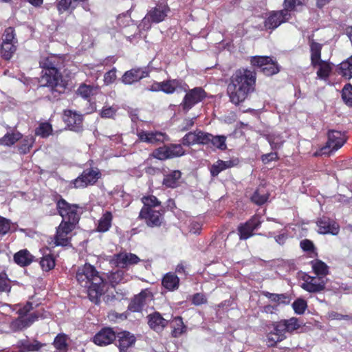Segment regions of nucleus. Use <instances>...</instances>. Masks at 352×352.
I'll list each match as a JSON object with an SVG mask.
<instances>
[{
	"label": "nucleus",
	"mask_w": 352,
	"mask_h": 352,
	"mask_svg": "<svg viewBox=\"0 0 352 352\" xmlns=\"http://www.w3.org/2000/svg\"><path fill=\"white\" fill-rule=\"evenodd\" d=\"M182 86V82L178 80H171L162 82V91L166 94H173L178 87Z\"/></svg>",
	"instance_id": "38"
},
{
	"label": "nucleus",
	"mask_w": 352,
	"mask_h": 352,
	"mask_svg": "<svg viewBox=\"0 0 352 352\" xmlns=\"http://www.w3.org/2000/svg\"><path fill=\"white\" fill-rule=\"evenodd\" d=\"M22 138V135L19 132L8 133L1 139V144L6 146L13 145L16 142Z\"/></svg>",
	"instance_id": "46"
},
{
	"label": "nucleus",
	"mask_w": 352,
	"mask_h": 352,
	"mask_svg": "<svg viewBox=\"0 0 352 352\" xmlns=\"http://www.w3.org/2000/svg\"><path fill=\"white\" fill-rule=\"evenodd\" d=\"M290 18V13L286 10L272 12L264 22L265 30H274Z\"/></svg>",
	"instance_id": "10"
},
{
	"label": "nucleus",
	"mask_w": 352,
	"mask_h": 352,
	"mask_svg": "<svg viewBox=\"0 0 352 352\" xmlns=\"http://www.w3.org/2000/svg\"><path fill=\"white\" fill-rule=\"evenodd\" d=\"M256 81L254 72L247 69L236 70L231 76L228 85V94L230 101L234 104H239L254 90Z\"/></svg>",
	"instance_id": "1"
},
{
	"label": "nucleus",
	"mask_w": 352,
	"mask_h": 352,
	"mask_svg": "<svg viewBox=\"0 0 352 352\" xmlns=\"http://www.w3.org/2000/svg\"><path fill=\"white\" fill-rule=\"evenodd\" d=\"M265 296L268 298L272 302H278V303H285L287 302V296L285 294H272L270 292H266Z\"/></svg>",
	"instance_id": "60"
},
{
	"label": "nucleus",
	"mask_w": 352,
	"mask_h": 352,
	"mask_svg": "<svg viewBox=\"0 0 352 352\" xmlns=\"http://www.w3.org/2000/svg\"><path fill=\"white\" fill-rule=\"evenodd\" d=\"M116 78V70L113 69L107 72L104 76V82L106 85L111 84Z\"/></svg>",
	"instance_id": "64"
},
{
	"label": "nucleus",
	"mask_w": 352,
	"mask_h": 352,
	"mask_svg": "<svg viewBox=\"0 0 352 352\" xmlns=\"http://www.w3.org/2000/svg\"><path fill=\"white\" fill-rule=\"evenodd\" d=\"M18 346L20 348V352L34 351L40 349V345L38 342L30 343L27 340L19 341Z\"/></svg>",
	"instance_id": "45"
},
{
	"label": "nucleus",
	"mask_w": 352,
	"mask_h": 352,
	"mask_svg": "<svg viewBox=\"0 0 352 352\" xmlns=\"http://www.w3.org/2000/svg\"><path fill=\"white\" fill-rule=\"evenodd\" d=\"M137 135L141 142L149 144L163 142L168 139L165 133L158 131H140L137 133Z\"/></svg>",
	"instance_id": "15"
},
{
	"label": "nucleus",
	"mask_w": 352,
	"mask_h": 352,
	"mask_svg": "<svg viewBox=\"0 0 352 352\" xmlns=\"http://www.w3.org/2000/svg\"><path fill=\"white\" fill-rule=\"evenodd\" d=\"M100 176L98 169H86L76 179L73 180L72 184L75 188H85L88 185L95 184Z\"/></svg>",
	"instance_id": "7"
},
{
	"label": "nucleus",
	"mask_w": 352,
	"mask_h": 352,
	"mask_svg": "<svg viewBox=\"0 0 352 352\" xmlns=\"http://www.w3.org/2000/svg\"><path fill=\"white\" fill-rule=\"evenodd\" d=\"M39 82L41 86L47 87L52 91L61 93L64 89L62 75L58 69L43 70Z\"/></svg>",
	"instance_id": "3"
},
{
	"label": "nucleus",
	"mask_w": 352,
	"mask_h": 352,
	"mask_svg": "<svg viewBox=\"0 0 352 352\" xmlns=\"http://www.w3.org/2000/svg\"><path fill=\"white\" fill-rule=\"evenodd\" d=\"M146 295V292H142L135 296L129 305V309L132 311H140L145 304Z\"/></svg>",
	"instance_id": "32"
},
{
	"label": "nucleus",
	"mask_w": 352,
	"mask_h": 352,
	"mask_svg": "<svg viewBox=\"0 0 352 352\" xmlns=\"http://www.w3.org/2000/svg\"><path fill=\"white\" fill-rule=\"evenodd\" d=\"M10 229V221L0 216V234H6Z\"/></svg>",
	"instance_id": "62"
},
{
	"label": "nucleus",
	"mask_w": 352,
	"mask_h": 352,
	"mask_svg": "<svg viewBox=\"0 0 352 352\" xmlns=\"http://www.w3.org/2000/svg\"><path fill=\"white\" fill-rule=\"evenodd\" d=\"M346 140V137L344 133L336 130L329 131L327 147L332 151H336L344 145Z\"/></svg>",
	"instance_id": "17"
},
{
	"label": "nucleus",
	"mask_w": 352,
	"mask_h": 352,
	"mask_svg": "<svg viewBox=\"0 0 352 352\" xmlns=\"http://www.w3.org/2000/svg\"><path fill=\"white\" fill-rule=\"evenodd\" d=\"M210 135V133L197 130V144H208Z\"/></svg>",
	"instance_id": "59"
},
{
	"label": "nucleus",
	"mask_w": 352,
	"mask_h": 352,
	"mask_svg": "<svg viewBox=\"0 0 352 352\" xmlns=\"http://www.w3.org/2000/svg\"><path fill=\"white\" fill-rule=\"evenodd\" d=\"M74 0H60L57 4V9L60 14H62L71 9L73 10L76 6L73 5Z\"/></svg>",
	"instance_id": "53"
},
{
	"label": "nucleus",
	"mask_w": 352,
	"mask_h": 352,
	"mask_svg": "<svg viewBox=\"0 0 352 352\" xmlns=\"http://www.w3.org/2000/svg\"><path fill=\"white\" fill-rule=\"evenodd\" d=\"M185 155V151L180 144H170L157 148L153 152V156L160 160L182 157Z\"/></svg>",
	"instance_id": "5"
},
{
	"label": "nucleus",
	"mask_w": 352,
	"mask_h": 352,
	"mask_svg": "<svg viewBox=\"0 0 352 352\" xmlns=\"http://www.w3.org/2000/svg\"><path fill=\"white\" fill-rule=\"evenodd\" d=\"M57 209L58 213L63 218L62 221L76 225L80 219V213L78 212V206L76 204H70L65 199H60L57 202Z\"/></svg>",
	"instance_id": "4"
},
{
	"label": "nucleus",
	"mask_w": 352,
	"mask_h": 352,
	"mask_svg": "<svg viewBox=\"0 0 352 352\" xmlns=\"http://www.w3.org/2000/svg\"><path fill=\"white\" fill-rule=\"evenodd\" d=\"M292 307L296 314H302L305 311L307 302L302 299H298L293 302Z\"/></svg>",
	"instance_id": "58"
},
{
	"label": "nucleus",
	"mask_w": 352,
	"mask_h": 352,
	"mask_svg": "<svg viewBox=\"0 0 352 352\" xmlns=\"http://www.w3.org/2000/svg\"><path fill=\"white\" fill-rule=\"evenodd\" d=\"M118 346L120 352H126L135 342V336L128 331H122L118 334Z\"/></svg>",
	"instance_id": "23"
},
{
	"label": "nucleus",
	"mask_w": 352,
	"mask_h": 352,
	"mask_svg": "<svg viewBox=\"0 0 352 352\" xmlns=\"http://www.w3.org/2000/svg\"><path fill=\"white\" fill-rule=\"evenodd\" d=\"M54 346L57 352H66L67 349L66 336L65 335H58L54 341Z\"/></svg>",
	"instance_id": "43"
},
{
	"label": "nucleus",
	"mask_w": 352,
	"mask_h": 352,
	"mask_svg": "<svg viewBox=\"0 0 352 352\" xmlns=\"http://www.w3.org/2000/svg\"><path fill=\"white\" fill-rule=\"evenodd\" d=\"M283 340V337L280 335L278 336L277 334L274 333L272 331H271L267 336V344L268 346H274L278 342H280Z\"/></svg>",
	"instance_id": "57"
},
{
	"label": "nucleus",
	"mask_w": 352,
	"mask_h": 352,
	"mask_svg": "<svg viewBox=\"0 0 352 352\" xmlns=\"http://www.w3.org/2000/svg\"><path fill=\"white\" fill-rule=\"evenodd\" d=\"M268 193L265 192L264 188H258L252 195V201L257 205L265 204L268 199Z\"/></svg>",
	"instance_id": "40"
},
{
	"label": "nucleus",
	"mask_w": 352,
	"mask_h": 352,
	"mask_svg": "<svg viewBox=\"0 0 352 352\" xmlns=\"http://www.w3.org/2000/svg\"><path fill=\"white\" fill-rule=\"evenodd\" d=\"M205 97L204 91L197 87L187 93L184 98L183 107L184 109L188 110L193 105L200 102Z\"/></svg>",
	"instance_id": "16"
},
{
	"label": "nucleus",
	"mask_w": 352,
	"mask_h": 352,
	"mask_svg": "<svg viewBox=\"0 0 352 352\" xmlns=\"http://www.w3.org/2000/svg\"><path fill=\"white\" fill-rule=\"evenodd\" d=\"M316 67H318V77L322 80H327L332 70L331 65L326 61L321 60L317 63Z\"/></svg>",
	"instance_id": "34"
},
{
	"label": "nucleus",
	"mask_w": 352,
	"mask_h": 352,
	"mask_svg": "<svg viewBox=\"0 0 352 352\" xmlns=\"http://www.w3.org/2000/svg\"><path fill=\"white\" fill-rule=\"evenodd\" d=\"M267 236L274 237L276 242L279 245H283L287 239V234L285 232H283L277 236H275L274 232H270L267 234Z\"/></svg>",
	"instance_id": "63"
},
{
	"label": "nucleus",
	"mask_w": 352,
	"mask_h": 352,
	"mask_svg": "<svg viewBox=\"0 0 352 352\" xmlns=\"http://www.w3.org/2000/svg\"><path fill=\"white\" fill-rule=\"evenodd\" d=\"M2 43H14V44L16 43L14 30L12 28L10 27L5 30L2 36Z\"/></svg>",
	"instance_id": "56"
},
{
	"label": "nucleus",
	"mask_w": 352,
	"mask_h": 352,
	"mask_svg": "<svg viewBox=\"0 0 352 352\" xmlns=\"http://www.w3.org/2000/svg\"><path fill=\"white\" fill-rule=\"evenodd\" d=\"M261 71L266 76H272L279 72V67L277 63L271 57V61H268L266 65L263 67Z\"/></svg>",
	"instance_id": "44"
},
{
	"label": "nucleus",
	"mask_w": 352,
	"mask_h": 352,
	"mask_svg": "<svg viewBox=\"0 0 352 352\" xmlns=\"http://www.w3.org/2000/svg\"><path fill=\"white\" fill-rule=\"evenodd\" d=\"M108 278L111 285L114 287L116 285L129 281L131 278V276L127 273H125V272L123 270H118L116 272H111L109 274Z\"/></svg>",
	"instance_id": "24"
},
{
	"label": "nucleus",
	"mask_w": 352,
	"mask_h": 352,
	"mask_svg": "<svg viewBox=\"0 0 352 352\" xmlns=\"http://www.w3.org/2000/svg\"><path fill=\"white\" fill-rule=\"evenodd\" d=\"M76 225L61 221L56 230V234L52 242L54 246H67L70 243V234Z\"/></svg>",
	"instance_id": "6"
},
{
	"label": "nucleus",
	"mask_w": 352,
	"mask_h": 352,
	"mask_svg": "<svg viewBox=\"0 0 352 352\" xmlns=\"http://www.w3.org/2000/svg\"><path fill=\"white\" fill-rule=\"evenodd\" d=\"M312 268L318 276L324 277L328 273L327 265L321 261H315L312 262Z\"/></svg>",
	"instance_id": "42"
},
{
	"label": "nucleus",
	"mask_w": 352,
	"mask_h": 352,
	"mask_svg": "<svg viewBox=\"0 0 352 352\" xmlns=\"http://www.w3.org/2000/svg\"><path fill=\"white\" fill-rule=\"evenodd\" d=\"M34 256L27 250H21L14 256V261L20 266L29 265L33 261Z\"/></svg>",
	"instance_id": "27"
},
{
	"label": "nucleus",
	"mask_w": 352,
	"mask_h": 352,
	"mask_svg": "<svg viewBox=\"0 0 352 352\" xmlns=\"http://www.w3.org/2000/svg\"><path fill=\"white\" fill-rule=\"evenodd\" d=\"M226 140V138L224 135L213 136L211 134L210 143H212L213 146H216L219 149L225 150L227 148Z\"/></svg>",
	"instance_id": "48"
},
{
	"label": "nucleus",
	"mask_w": 352,
	"mask_h": 352,
	"mask_svg": "<svg viewBox=\"0 0 352 352\" xmlns=\"http://www.w3.org/2000/svg\"><path fill=\"white\" fill-rule=\"evenodd\" d=\"M116 336L111 328H104L100 331L94 338V342L97 345L103 346L111 344Z\"/></svg>",
	"instance_id": "20"
},
{
	"label": "nucleus",
	"mask_w": 352,
	"mask_h": 352,
	"mask_svg": "<svg viewBox=\"0 0 352 352\" xmlns=\"http://www.w3.org/2000/svg\"><path fill=\"white\" fill-rule=\"evenodd\" d=\"M162 285L168 291H174L178 289L179 278L174 273H167L162 278Z\"/></svg>",
	"instance_id": "25"
},
{
	"label": "nucleus",
	"mask_w": 352,
	"mask_h": 352,
	"mask_svg": "<svg viewBox=\"0 0 352 352\" xmlns=\"http://www.w3.org/2000/svg\"><path fill=\"white\" fill-rule=\"evenodd\" d=\"M173 331L172 335L175 338L179 337L186 331V326L184 324L182 318H175L172 322Z\"/></svg>",
	"instance_id": "37"
},
{
	"label": "nucleus",
	"mask_w": 352,
	"mask_h": 352,
	"mask_svg": "<svg viewBox=\"0 0 352 352\" xmlns=\"http://www.w3.org/2000/svg\"><path fill=\"white\" fill-rule=\"evenodd\" d=\"M63 120L69 130L79 132L82 129V115L72 110H65Z\"/></svg>",
	"instance_id": "9"
},
{
	"label": "nucleus",
	"mask_w": 352,
	"mask_h": 352,
	"mask_svg": "<svg viewBox=\"0 0 352 352\" xmlns=\"http://www.w3.org/2000/svg\"><path fill=\"white\" fill-rule=\"evenodd\" d=\"M16 51V45L14 43H2L1 45V56L6 60L12 58Z\"/></svg>",
	"instance_id": "39"
},
{
	"label": "nucleus",
	"mask_w": 352,
	"mask_h": 352,
	"mask_svg": "<svg viewBox=\"0 0 352 352\" xmlns=\"http://www.w3.org/2000/svg\"><path fill=\"white\" fill-rule=\"evenodd\" d=\"M76 278L78 283L87 289L89 299L96 303L104 292V283L95 267L90 264L79 267Z\"/></svg>",
	"instance_id": "2"
},
{
	"label": "nucleus",
	"mask_w": 352,
	"mask_h": 352,
	"mask_svg": "<svg viewBox=\"0 0 352 352\" xmlns=\"http://www.w3.org/2000/svg\"><path fill=\"white\" fill-rule=\"evenodd\" d=\"M338 72L345 78H352V56L339 65Z\"/></svg>",
	"instance_id": "33"
},
{
	"label": "nucleus",
	"mask_w": 352,
	"mask_h": 352,
	"mask_svg": "<svg viewBox=\"0 0 352 352\" xmlns=\"http://www.w3.org/2000/svg\"><path fill=\"white\" fill-rule=\"evenodd\" d=\"M261 221L258 216L252 217L244 224L238 227L239 238L241 240H245L253 235V231L260 227Z\"/></svg>",
	"instance_id": "12"
},
{
	"label": "nucleus",
	"mask_w": 352,
	"mask_h": 352,
	"mask_svg": "<svg viewBox=\"0 0 352 352\" xmlns=\"http://www.w3.org/2000/svg\"><path fill=\"white\" fill-rule=\"evenodd\" d=\"M268 61H271V57L270 56H253L251 58V64L253 66L258 67L261 68V69L263 67L266 65V64L268 63Z\"/></svg>",
	"instance_id": "50"
},
{
	"label": "nucleus",
	"mask_w": 352,
	"mask_h": 352,
	"mask_svg": "<svg viewBox=\"0 0 352 352\" xmlns=\"http://www.w3.org/2000/svg\"><path fill=\"white\" fill-rule=\"evenodd\" d=\"M10 290V284L6 274H0V292H8Z\"/></svg>",
	"instance_id": "61"
},
{
	"label": "nucleus",
	"mask_w": 352,
	"mask_h": 352,
	"mask_svg": "<svg viewBox=\"0 0 352 352\" xmlns=\"http://www.w3.org/2000/svg\"><path fill=\"white\" fill-rule=\"evenodd\" d=\"M113 215L111 212L106 211L98 220L97 231L100 232H107L111 226Z\"/></svg>",
	"instance_id": "30"
},
{
	"label": "nucleus",
	"mask_w": 352,
	"mask_h": 352,
	"mask_svg": "<svg viewBox=\"0 0 352 352\" xmlns=\"http://www.w3.org/2000/svg\"><path fill=\"white\" fill-rule=\"evenodd\" d=\"M301 287L311 293L320 292L322 291L327 283V278L323 276H311L305 275Z\"/></svg>",
	"instance_id": "8"
},
{
	"label": "nucleus",
	"mask_w": 352,
	"mask_h": 352,
	"mask_svg": "<svg viewBox=\"0 0 352 352\" xmlns=\"http://www.w3.org/2000/svg\"><path fill=\"white\" fill-rule=\"evenodd\" d=\"M280 322L281 323L280 327L284 328L286 333H293L294 331L298 329L302 324L298 319L294 317L287 320H280Z\"/></svg>",
	"instance_id": "31"
},
{
	"label": "nucleus",
	"mask_w": 352,
	"mask_h": 352,
	"mask_svg": "<svg viewBox=\"0 0 352 352\" xmlns=\"http://www.w3.org/2000/svg\"><path fill=\"white\" fill-rule=\"evenodd\" d=\"M168 11L169 8L166 5H158L146 14L144 19V22L151 21L152 22L160 23L165 19Z\"/></svg>",
	"instance_id": "18"
},
{
	"label": "nucleus",
	"mask_w": 352,
	"mask_h": 352,
	"mask_svg": "<svg viewBox=\"0 0 352 352\" xmlns=\"http://www.w3.org/2000/svg\"><path fill=\"white\" fill-rule=\"evenodd\" d=\"M38 318L35 314H31L26 318H20L14 322V324L16 325L18 328L23 329L29 327Z\"/></svg>",
	"instance_id": "47"
},
{
	"label": "nucleus",
	"mask_w": 352,
	"mask_h": 352,
	"mask_svg": "<svg viewBox=\"0 0 352 352\" xmlns=\"http://www.w3.org/2000/svg\"><path fill=\"white\" fill-rule=\"evenodd\" d=\"M148 324L151 329L156 332H160L168 324V320L160 313L155 312L148 316Z\"/></svg>",
	"instance_id": "22"
},
{
	"label": "nucleus",
	"mask_w": 352,
	"mask_h": 352,
	"mask_svg": "<svg viewBox=\"0 0 352 352\" xmlns=\"http://www.w3.org/2000/svg\"><path fill=\"white\" fill-rule=\"evenodd\" d=\"M234 165L235 163L232 160H218L211 166L210 168V173L213 177L217 176L221 171L231 168Z\"/></svg>",
	"instance_id": "29"
},
{
	"label": "nucleus",
	"mask_w": 352,
	"mask_h": 352,
	"mask_svg": "<svg viewBox=\"0 0 352 352\" xmlns=\"http://www.w3.org/2000/svg\"><path fill=\"white\" fill-rule=\"evenodd\" d=\"M342 97L346 104L352 107V85H346L342 89Z\"/></svg>",
	"instance_id": "51"
},
{
	"label": "nucleus",
	"mask_w": 352,
	"mask_h": 352,
	"mask_svg": "<svg viewBox=\"0 0 352 352\" xmlns=\"http://www.w3.org/2000/svg\"><path fill=\"white\" fill-rule=\"evenodd\" d=\"M98 86L81 84L76 91V94L85 99H89L91 96L99 93Z\"/></svg>",
	"instance_id": "26"
},
{
	"label": "nucleus",
	"mask_w": 352,
	"mask_h": 352,
	"mask_svg": "<svg viewBox=\"0 0 352 352\" xmlns=\"http://www.w3.org/2000/svg\"><path fill=\"white\" fill-rule=\"evenodd\" d=\"M182 173L179 170H173L165 175L163 184L167 188H175L179 184Z\"/></svg>",
	"instance_id": "28"
},
{
	"label": "nucleus",
	"mask_w": 352,
	"mask_h": 352,
	"mask_svg": "<svg viewBox=\"0 0 352 352\" xmlns=\"http://www.w3.org/2000/svg\"><path fill=\"white\" fill-rule=\"evenodd\" d=\"M63 63L61 56L56 54H49L41 56L39 64L44 70L58 69Z\"/></svg>",
	"instance_id": "19"
},
{
	"label": "nucleus",
	"mask_w": 352,
	"mask_h": 352,
	"mask_svg": "<svg viewBox=\"0 0 352 352\" xmlns=\"http://www.w3.org/2000/svg\"><path fill=\"white\" fill-rule=\"evenodd\" d=\"M317 226L318 233L322 234L337 235L340 231L339 225L335 221L326 217L319 219L317 221Z\"/></svg>",
	"instance_id": "14"
},
{
	"label": "nucleus",
	"mask_w": 352,
	"mask_h": 352,
	"mask_svg": "<svg viewBox=\"0 0 352 352\" xmlns=\"http://www.w3.org/2000/svg\"><path fill=\"white\" fill-rule=\"evenodd\" d=\"M118 108L116 107L104 106L100 111V116L102 118L113 119L116 115Z\"/></svg>",
	"instance_id": "55"
},
{
	"label": "nucleus",
	"mask_w": 352,
	"mask_h": 352,
	"mask_svg": "<svg viewBox=\"0 0 352 352\" xmlns=\"http://www.w3.org/2000/svg\"><path fill=\"white\" fill-rule=\"evenodd\" d=\"M148 72L141 69H133L126 72L122 78V81L125 85H131L146 77Z\"/></svg>",
	"instance_id": "21"
},
{
	"label": "nucleus",
	"mask_w": 352,
	"mask_h": 352,
	"mask_svg": "<svg viewBox=\"0 0 352 352\" xmlns=\"http://www.w3.org/2000/svg\"><path fill=\"white\" fill-rule=\"evenodd\" d=\"M40 265L43 271L48 272L55 267V260L52 255H44L41 261Z\"/></svg>",
	"instance_id": "41"
},
{
	"label": "nucleus",
	"mask_w": 352,
	"mask_h": 352,
	"mask_svg": "<svg viewBox=\"0 0 352 352\" xmlns=\"http://www.w3.org/2000/svg\"><path fill=\"white\" fill-rule=\"evenodd\" d=\"M310 48L311 64L316 67L317 63L322 60L320 59L322 45L318 43L311 42Z\"/></svg>",
	"instance_id": "36"
},
{
	"label": "nucleus",
	"mask_w": 352,
	"mask_h": 352,
	"mask_svg": "<svg viewBox=\"0 0 352 352\" xmlns=\"http://www.w3.org/2000/svg\"><path fill=\"white\" fill-rule=\"evenodd\" d=\"M142 201L144 206L141 210H154L160 206V201L153 195L143 197Z\"/></svg>",
	"instance_id": "35"
},
{
	"label": "nucleus",
	"mask_w": 352,
	"mask_h": 352,
	"mask_svg": "<svg viewBox=\"0 0 352 352\" xmlns=\"http://www.w3.org/2000/svg\"><path fill=\"white\" fill-rule=\"evenodd\" d=\"M139 218L144 220L146 225L149 227L160 226L163 221L162 214L159 210H141L139 214Z\"/></svg>",
	"instance_id": "13"
},
{
	"label": "nucleus",
	"mask_w": 352,
	"mask_h": 352,
	"mask_svg": "<svg viewBox=\"0 0 352 352\" xmlns=\"http://www.w3.org/2000/svg\"><path fill=\"white\" fill-rule=\"evenodd\" d=\"M140 261V258L135 254L121 252L113 256L111 263L118 267L125 268Z\"/></svg>",
	"instance_id": "11"
},
{
	"label": "nucleus",
	"mask_w": 352,
	"mask_h": 352,
	"mask_svg": "<svg viewBox=\"0 0 352 352\" xmlns=\"http://www.w3.org/2000/svg\"><path fill=\"white\" fill-rule=\"evenodd\" d=\"M52 129L49 123H42L36 129L35 134L42 138H46L51 134Z\"/></svg>",
	"instance_id": "54"
},
{
	"label": "nucleus",
	"mask_w": 352,
	"mask_h": 352,
	"mask_svg": "<svg viewBox=\"0 0 352 352\" xmlns=\"http://www.w3.org/2000/svg\"><path fill=\"white\" fill-rule=\"evenodd\" d=\"M34 142V139L32 136H26L23 140L22 142L19 147V151L20 153L25 154L27 153L30 148L32 146Z\"/></svg>",
	"instance_id": "49"
},
{
	"label": "nucleus",
	"mask_w": 352,
	"mask_h": 352,
	"mask_svg": "<svg viewBox=\"0 0 352 352\" xmlns=\"http://www.w3.org/2000/svg\"><path fill=\"white\" fill-rule=\"evenodd\" d=\"M182 144L188 146L197 144V130L186 133L182 139Z\"/></svg>",
	"instance_id": "52"
}]
</instances>
